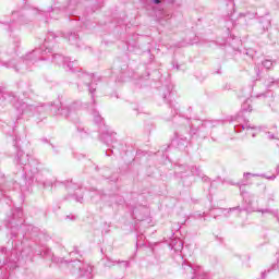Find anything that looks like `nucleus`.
Returning <instances> with one entry per match:
<instances>
[{
	"label": "nucleus",
	"instance_id": "nucleus-2",
	"mask_svg": "<svg viewBox=\"0 0 279 279\" xmlns=\"http://www.w3.org/2000/svg\"><path fill=\"white\" fill-rule=\"evenodd\" d=\"M154 3H160V0H154Z\"/></svg>",
	"mask_w": 279,
	"mask_h": 279
},
{
	"label": "nucleus",
	"instance_id": "nucleus-1",
	"mask_svg": "<svg viewBox=\"0 0 279 279\" xmlns=\"http://www.w3.org/2000/svg\"><path fill=\"white\" fill-rule=\"evenodd\" d=\"M263 64H264L265 69H271V65H272L271 61H269V60L264 61Z\"/></svg>",
	"mask_w": 279,
	"mask_h": 279
}]
</instances>
